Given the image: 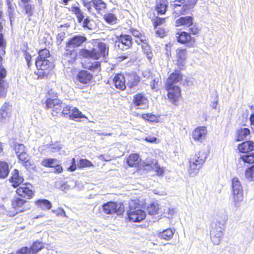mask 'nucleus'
Instances as JSON below:
<instances>
[{
    "mask_svg": "<svg viewBox=\"0 0 254 254\" xmlns=\"http://www.w3.org/2000/svg\"><path fill=\"white\" fill-rule=\"evenodd\" d=\"M156 33L159 37L163 38L167 35V31L164 28H158L156 31Z\"/></svg>",
    "mask_w": 254,
    "mask_h": 254,
    "instance_id": "bf43d9fd",
    "label": "nucleus"
},
{
    "mask_svg": "<svg viewBox=\"0 0 254 254\" xmlns=\"http://www.w3.org/2000/svg\"><path fill=\"white\" fill-rule=\"evenodd\" d=\"M35 65L38 70L36 74L41 79L47 77L54 67L49 60H36Z\"/></svg>",
    "mask_w": 254,
    "mask_h": 254,
    "instance_id": "1a4fd4ad",
    "label": "nucleus"
},
{
    "mask_svg": "<svg viewBox=\"0 0 254 254\" xmlns=\"http://www.w3.org/2000/svg\"><path fill=\"white\" fill-rule=\"evenodd\" d=\"M76 168L75 159L74 158H73L71 159V165L67 168V170L69 172H73L76 170Z\"/></svg>",
    "mask_w": 254,
    "mask_h": 254,
    "instance_id": "0e129e2a",
    "label": "nucleus"
},
{
    "mask_svg": "<svg viewBox=\"0 0 254 254\" xmlns=\"http://www.w3.org/2000/svg\"><path fill=\"white\" fill-rule=\"evenodd\" d=\"M141 159L139 155L137 153L130 154L127 158V164L130 167L132 168H137L140 163Z\"/></svg>",
    "mask_w": 254,
    "mask_h": 254,
    "instance_id": "a878e982",
    "label": "nucleus"
},
{
    "mask_svg": "<svg viewBox=\"0 0 254 254\" xmlns=\"http://www.w3.org/2000/svg\"><path fill=\"white\" fill-rule=\"evenodd\" d=\"M206 158V157L204 152L198 151L193 156H191L190 159L191 160L193 161L195 164L199 163L200 165L203 166Z\"/></svg>",
    "mask_w": 254,
    "mask_h": 254,
    "instance_id": "2f4dec72",
    "label": "nucleus"
},
{
    "mask_svg": "<svg viewBox=\"0 0 254 254\" xmlns=\"http://www.w3.org/2000/svg\"><path fill=\"white\" fill-rule=\"evenodd\" d=\"M126 81L128 87L132 89L136 86L140 81V76L134 72L125 73Z\"/></svg>",
    "mask_w": 254,
    "mask_h": 254,
    "instance_id": "f3484780",
    "label": "nucleus"
},
{
    "mask_svg": "<svg viewBox=\"0 0 254 254\" xmlns=\"http://www.w3.org/2000/svg\"><path fill=\"white\" fill-rule=\"evenodd\" d=\"M167 19V17H160L158 16L155 17L151 20L153 28L155 29H157L158 26L164 24L166 23Z\"/></svg>",
    "mask_w": 254,
    "mask_h": 254,
    "instance_id": "a19ab883",
    "label": "nucleus"
},
{
    "mask_svg": "<svg viewBox=\"0 0 254 254\" xmlns=\"http://www.w3.org/2000/svg\"><path fill=\"white\" fill-rule=\"evenodd\" d=\"M76 79L83 84H90L93 79V75L85 70H80L76 75Z\"/></svg>",
    "mask_w": 254,
    "mask_h": 254,
    "instance_id": "6ab92c4d",
    "label": "nucleus"
},
{
    "mask_svg": "<svg viewBox=\"0 0 254 254\" xmlns=\"http://www.w3.org/2000/svg\"><path fill=\"white\" fill-rule=\"evenodd\" d=\"M141 118L151 123H159L160 116L153 114L152 113H146L142 114L140 116Z\"/></svg>",
    "mask_w": 254,
    "mask_h": 254,
    "instance_id": "473e14b6",
    "label": "nucleus"
},
{
    "mask_svg": "<svg viewBox=\"0 0 254 254\" xmlns=\"http://www.w3.org/2000/svg\"><path fill=\"white\" fill-rule=\"evenodd\" d=\"M35 206L42 210H48L52 208L51 202L46 199H39L34 202Z\"/></svg>",
    "mask_w": 254,
    "mask_h": 254,
    "instance_id": "c756f323",
    "label": "nucleus"
},
{
    "mask_svg": "<svg viewBox=\"0 0 254 254\" xmlns=\"http://www.w3.org/2000/svg\"><path fill=\"white\" fill-rule=\"evenodd\" d=\"M46 100L49 98L51 99H58L59 93L55 91L54 89H50L46 94Z\"/></svg>",
    "mask_w": 254,
    "mask_h": 254,
    "instance_id": "5fc2aeb1",
    "label": "nucleus"
},
{
    "mask_svg": "<svg viewBox=\"0 0 254 254\" xmlns=\"http://www.w3.org/2000/svg\"><path fill=\"white\" fill-rule=\"evenodd\" d=\"M129 31V32L135 38L140 37L143 34L138 30L132 27H131Z\"/></svg>",
    "mask_w": 254,
    "mask_h": 254,
    "instance_id": "052dcab7",
    "label": "nucleus"
},
{
    "mask_svg": "<svg viewBox=\"0 0 254 254\" xmlns=\"http://www.w3.org/2000/svg\"><path fill=\"white\" fill-rule=\"evenodd\" d=\"M9 166L7 162L0 160V178H5L9 174Z\"/></svg>",
    "mask_w": 254,
    "mask_h": 254,
    "instance_id": "c9c22d12",
    "label": "nucleus"
},
{
    "mask_svg": "<svg viewBox=\"0 0 254 254\" xmlns=\"http://www.w3.org/2000/svg\"><path fill=\"white\" fill-rule=\"evenodd\" d=\"M86 68L91 71H100L101 70V63L98 61H95L93 62H89Z\"/></svg>",
    "mask_w": 254,
    "mask_h": 254,
    "instance_id": "58836bf2",
    "label": "nucleus"
},
{
    "mask_svg": "<svg viewBox=\"0 0 254 254\" xmlns=\"http://www.w3.org/2000/svg\"><path fill=\"white\" fill-rule=\"evenodd\" d=\"M227 220V216H225L221 222L218 221L212 227L210 231V238L211 241L214 245H218L220 244L223 236V230L224 226Z\"/></svg>",
    "mask_w": 254,
    "mask_h": 254,
    "instance_id": "6e6552de",
    "label": "nucleus"
},
{
    "mask_svg": "<svg viewBox=\"0 0 254 254\" xmlns=\"http://www.w3.org/2000/svg\"><path fill=\"white\" fill-rule=\"evenodd\" d=\"M17 196L26 199H31L35 195V191L33 190L32 184L25 183L17 188L15 190Z\"/></svg>",
    "mask_w": 254,
    "mask_h": 254,
    "instance_id": "ddd939ff",
    "label": "nucleus"
},
{
    "mask_svg": "<svg viewBox=\"0 0 254 254\" xmlns=\"http://www.w3.org/2000/svg\"><path fill=\"white\" fill-rule=\"evenodd\" d=\"M232 197L235 206L243 200V189L241 183L237 177L232 180Z\"/></svg>",
    "mask_w": 254,
    "mask_h": 254,
    "instance_id": "9b49d317",
    "label": "nucleus"
},
{
    "mask_svg": "<svg viewBox=\"0 0 254 254\" xmlns=\"http://www.w3.org/2000/svg\"><path fill=\"white\" fill-rule=\"evenodd\" d=\"M131 54V53L130 52H128L126 53V54L122 55L121 56H119L116 58V59L117 61L118 62H122L124 60H125L128 58L129 57H130Z\"/></svg>",
    "mask_w": 254,
    "mask_h": 254,
    "instance_id": "e2e57ef3",
    "label": "nucleus"
},
{
    "mask_svg": "<svg viewBox=\"0 0 254 254\" xmlns=\"http://www.w3.org/2000/svg\"><path fill=\"white\" fill-rule=\"evenodd\" d=\"M57 160L56 158H45L41 162V165L46 168H53Z\"/></svg>",
    "mask_w": 254,
    "mask_h": 254,
    "instance_id": "a18cd8bd",
    "label": "nucleus"
},
{
    "mask_svg": "<svg viewBox=\"0 0 254 254\" xmlns=\"http://www.w3.org/2000/svg\"><path fill=\"white\" fill-rule=\"evenodd\" d=\"M132 105L137 109H146L148 108V100L143 93H138L132 97Z\"/></svg>",
    "mask_w": 254,
    "mask_h": 254,
    "instance_id": "2eb2a0df",
    "label": "nucleus"
},
{
    "mask_svg": "<svg viewBox=\"0 0 254 254\" xmlns=\"http://www.w3.org/2000/svg\"><path fill=\"white\" fill-rule=\"evenodd\" d=\"M175 230L172 228H167L158 233V237L165 240H171L175 233Z\"/></svg>",
    "mask_w": 254,
    "mask_h": 254,
    "instance_id": "72a5a7b5",
    "label": "nucleus"
},
{
    "mask_svg": "<svg viewBox=\"0 0 254 254\" xmlns=\"http://www.w3.org/2000/svg\"><path fill=\"white\" fill-rule=\"evenodd\" d=\"M188 57V51L186 48L180 47L176 49L175 55L176 65L179 69L175 70H182L185 69V63Z\"/></svg>",
    "mask_w": 254,
    "mask_h": 254,
    "instance_id": "4468645a",
    "label": "nucleus"
},
{
    "mask_svg": "<svg viewBox=\"0 0 254 254\" xmlns=\"http://www.w3.org/2000/svg\"><path fill=\"white\" fill-rule=\"evenodd\" d=\"M102 210L106 214H116L122 215L125 212V207L123 203L114 201H108L102 206Z\"/></svg>",
    "mask_w": 254,
    "mask_h": 254,
    "instance_id": "f8f14e48",
    "label": "nucleus"
},
{
    "mask_svg": "<svg viewBox=\"0 0 254 254\" xmlns=\"http://www.w3.org/2000/svg\"><path fill=\"white\" fill-rule=\"evenodd\" d=\"M135 42L141 46L143 53L149 59L152 58V53L150 46L148 44V40L143 34L140 37L136 38Z\"/></svg>",
    "mask_w": 254,
    "mask_h": 254,
    "instance_id": "dca6fc26",
    "label": "nucleus"
},
{
    "mask_svg": "<svg viewBox=\"0 0 254 254\" xmlns=\"http://www.w3.org/2000/svg\"><path fill=\"white\" fill-rule=\"evenodd\" d=\"M86 41L87 38L81 35H75L69 38L65 43V55L66 56L72 60L76 59V51L70 48L80 47Z\"/></svg>",
    "mask_w": 254,
    "mask_h": 254,
    "instance_id": "423d86ee",
    "label": "nucleus"
},
{
    "mask_svg": "<svg viewBox=\"0 0 254 254\" xmlns=\"http://www.w3.org/2000/svg\"><path fill=\"white\" fill-rule=\"evenodd\" d=\"M127 219L131 222H140L146 218V212L140 209V204L136 200H132L129 203L127 212Z\"/></svg>",
    "mask_w": 254,
    "mask_h": 254,
    "instance_id": "39448f33",
    "label": "nucleus"
},
{
    "mask_svg": "<svg viewBox=\"0 0 254 254\" xmlns=\"http://www.w3.org/2000/svg\"><path fill=\"white\" fill-rule=\"evenodd\" d=\"M65 118H68L71 120H75L78 118H85V116L76 107H72L67 105V108L64 111Z\"/></svg>",
    "mask_w": 254,
    "mask_h": 254,
    "instance_id": "a211bd4d",
    "label": "nucleus"
},
{
    "mask_svg": "<svg viewBox=\"0 0 254 254\" xmlns=\"http://www.w3.org/2000/svg\"><path fill=\"white\" fill-rule=\"evenodd\" d=\"M9 181L13 188H17L23 184L24 179L20 175L18 170L15 169L13 171Z\"/></svg>",
    "mask_w": 254,
    "mask_h": 254,
    "instance_id": "412c9836",
    "label": "nucleus"
},
{
    "mask_svg": "<svg viewBox=\"0 0 254 254\" xmlns=\"http://www.w3.org/2000/svg\"><path fill=\"white\" fill-rule=\"evenodd\" d=\"M165 168L161 167L157 161V164L155 165L153 171L156 173V175L157 176H163L165 173Z\"/></svg>",
    "mask_w": 254,
    "mask_h": 254,
    "instance_id": "864d4df0",
    "label": "nucleus"
},
{
    "mask_svg": "<svg viewBox=\"0 0 254 254\" xmlns=\"http://www.w3.org/2000/svg\"><path fill=\"white\" fill-rule=\"evenodd\" d=\"M169 7L168 0H156L154 6V10L159 15L166 14Z\"/></svg>",
    "mask_w": 254,
    "mask_h": 254,
    "instance_id": "5701e85b",
    "label": "nucleus"
},
{
    "mask_svg": "<svg viewBox=\"0 0 254 254\" xmlns=\"http://www.w3.org/2000/svg\"><path fill=\"white\" fill-rule=\"evenodd\" d=\"M64 105L63 101L59 99L50 98L45 101V108L52 109L51 114L53 117H65L64 111L67 108V105Z\"/></svg>",
    "mask_w": 254,
    "mask_h": 254,
    "instance_id": "0eeeda50",
    "label": "nucleus"
},
{
    "mask_svg": "<svg viewBox=\"0 0 254 254\" xmlns=\"http://www.w3.org/2000/svg\"><path fill=\"white\" fill-rule=\"evenodd\" d=\"M44 247V244L43 243L36 241L32 244L29 249L32 254H36L39 251L43 249Z\"/></svg>",
    "mask_w": 254,
    "mask_h": 254,
    "instance_id": "ea45409f",
    "label": "nucleus"
},
{
    "mask_svg": "<svg viewBox=\"0 0 254 254\" xmlns=\"http://www.w3.org/2000/svg\"><path fill=\"white\" fill-rule=\"evenodd\" d=\"M157 164V160L153 159L149 162H145L142 165V168L147 171H150L153 169L155 165Z\"/></svg>",
    "mask_w": 254,
    "mask_h": 254,
    "instance_id": "603ef678",
    "label": "nucleus"
},
{
    "mask_svg": "<svg viewBox=\"0 0 254 254\" xmlns=\"http://www.w3.org/2000/svg\"><path fill=\"white\" fill-rule=\"evenodd\" d=\"M198 0H175L172 4V14L175 17L187 14L196 5Z\"/></svg>",
    "mask_w": 254,
    "mask_h": 254,
    "instance_id": "20e7f679",
    "label": "nucleus"
},
{
    "mask_svg": "<svg viewBox=\"0 0 254 254\" xmlns=\"http://www.w3.org/2000/svg\"><path fill=\"white\" fill-rule=\"evenodd\" d=\"M175 26L189 28V32L182 31L176 33L177 41L188 47H195L196 41L193 36L199 35L200 28L196 23H194L193 17L191 16L180 17L176 20Z\"/></svg>",
    "mask_w": 254,
    "mask_h": 254,
    "instance_id": "f257e3e1",
    "label": "nucleus"
},
{
    "mask_svg": "<svg viewBox=\"0 0 254 254\" xmlns=\"http://www.w3.org/2000/svg\"><path fill=\"white\" fill-rule=\"evenodd\" d=\"M240 159L248 164L254 163V153H249L240 156Z\"/></svg>",
    "mask_w": 254,
    "mask_h": 254,
    "instance_id": "37998d69",
    "label": "nucleus"
},
{
    "mask_svg": "<svg viewBox=\"0 0 254 254\" xmlns=\"http://www.w3.org/2000/svg\"><path fill=\"white\" fill-rule=\"evenodd\" d=\"M118 41L126 49H129L132 45V40L130 35L127 34H121L118 38Z\"/></svg>",
    "mask_w": 254,
    "mask_h": 254,
    "instance_id": "cd10ccee",
    "label": "nucleus"
},
{
    "mask_svg": "<svg viewBox=\"0 0 254 254\" xmlns=\"http://www.w3.org/2000/svg\"><path fill=\"white\" fill-rule=\"evenodd\" d=\"M251 134L249 128L246 127H240L236 131V141L239 142L247 139L248 136Z\"/></svg>",
    "mask_w": 254,
    "mask_h": 254,
    "instance_id": "bb28decb",
    "label": "nucleus"
},
{
    "mask_svg": "<svg viewBox=\"0 0 254 254\" xmlns=\"http://www.w3.org/2000/svg\"><path fill=\"white\" fill-rule=\"evenodd\" d=\"M202 166L199 164H195L193 161L189 159L188 173L190 175L195 176L197 175Z\"/></svg>",
    "mask_w": 254,
    "mask_h": 254,
    "instance_id": "7c9ffc66",
    "label": "nucleus"
},
{
    "mask_svg": "<svg viewBox=\"0 0 254 254\" xmlns=\"http://www.w3.org/2000/svg\"><path fill=\"white\" fill-rule=\"evenodd\" d=\"M7 70L2 64H0V80H5L4 79L7 76Z\"/></svg>",
    "mask_w": 254,
    "mask_h": 254,
    "instance_id": "4d7b16f0",
    "label": "nucleus"
},
{
    "mask_svg": "<svg viewBox=\"0 0 254 254\" xmlns=\"http://www.w3.org/2000/svg\"><path fill=\"white\" fill-rule=\"evenodd\" d=\"M237 148L241 153H249L254 150V142L252 140L244 141L238 145Z\"/></svg>",
    "mask_w": 254,
    "mask_h": 254,
    "instance_id": "393cba45",
    "label": "nucleus"
},
{
    "mask_svg": "<svg viewBox=\"0 0 254 254\" xmlns=\"http://www.w3.org/2000/svg\"><path fill=\"white\" fill-rule=\"evenodd\" d=\"M19 162L26 168H30L33 165V163L30 159V157L27 152H24L17 156Z\"/></svg>",
    "mask_w": 254,
    "mask_h": 254,
    "instance_id": "c85d7f7f",
    "label": "nucleus"
},
{
    "mask_svg": "<svg viewBox=\"0 0 254 254\" xmlns=\"http://www.w3.org/2000/svg\"><path fill=\"white\" fill-rule=\"evenodd\" d=\"M14 150L17 156L20 154L26 152V147L24 144L21 143H15L14 145Z\"/></svg>",
    "mask_w": 254,
    "mask_h": 254,
    "instance_id": "3c124183",
    "label": "nucleus"
},
{
    "mask_svg": "<svg viewBox=\"0 0 254 254\" xmlns=\"http://www.w3.org/2000/svg\"><path fill=\"white\" fill-rule=\"evenodd\" d=\"M92 167H94L93 163L87 159H80L77 164V167L79 169Z\"/></svg>",
    "mask_w": 254,
    "mask_h": 254,
    "instance_id": "49530a36",
    "label": "nucleus"
},
{
    "mask_svg": "<svg viewBox=\"0 0 254 254\" xmlns=\"http://www.w3.org/2000/svg\"><path fill=\"white\" fill-rule=\"evenodd\" d=\"M246 178L250 182L254 181V165L248 167L245 172Z\"/></svg>",
    "mask_w": 254,
    "mask_h": 254,
    "instance_id": "c03bdc74",
    "label": "nucleus"
},
{
    "mask_svg": "<svg viewBox=\"0 0 254 254\" xmlns=\"http://www.w3.org/2000/svg\"><path fill=\"white\" fill-rule=\"evenodd\" d=\"M27 200L18 196L14 197L11 200V209L9 211L10 216L24 212L27 209Z\"/></svg>",
    "mask_w": 254,
    "mask_h": 254,
    "instance_id": "9d476101",
    "label": "nucleus"
},
{
    "mask_svg": "<svg viewBox=\"0 0 254 254\" xmlns=\"http://www.w3.org/2000/svg\"><path fill=\"white\" fill-rule=\"evenodd\" d=\"M184 75L180 70H174L169 74L164 85V89L167 92V97L169 102L173 105H178L182 99L181 88L176 85L183 80Z\"/></svg>",
    "mask_w": 254,
    "mask_h": 254,
    "instance_id": "f03ea898",
    "label": "nucleus"
},
{
    "mask_svg": "<svg viewBox=\"0 0 254 254\" xmlns=\"http://www.w3.org/2000/svg\"><path fill=\"white\" fill-rule=\"evenodd\" d=\"M24 58L27 62V65L28 66V67H30L31 64V61L32 59V57L31 55L27 51H24Z\"/></svg>",
    "mask_w": 254,
    "mask_h": 254,
    "instance_id": "13d9d810",
    "label": "nucleus"
},
{
    "mask_svg": "<svg viewBox=\"0 0 254 254\" xmlns=\"http://www.w3.org/2000/svg\"><path fill=\"white\" fill-rule=\"evenodd\" d=\"M146 210L148 214L155 215L158 213L159 210V205L157 204L152 203L147 206Z\"/></svg>",
    "mask_w": 254,
    "mask_h": 254,
    "instance_id": "de8ad7c7",
    "label": "nucleus"
},
{
    "mask_svg": "<svg viewBox=\"0 0 254 254\" xmlns=\"http://www.w3.org/2000/svg\"><path fill=\"white\" fill-rule=\"evenodd\" d=\"M98 50L93 48L90 50L85 48L81 49L79 50V56L83 58L91 59L98 60L101 58H105L108 55L109 47L104 42L98 43Z\"/></svg>",
    "mask_w": 254,
    "mask_h": 254,
    "instance_id": "7ed1b4c3",
    "label": "nucleus"
},
{
    "mask_svg": "<svg viewBox=\"0 0 254 254\" xmlns=\"http://www.w3.org/2000/svg\"><path fill=\"white\" fill-rule=\"evenodd\" d=\"M104 19L106 22L110 24H115L117 22L116 16L112 13H108L104 15Z\"/></svg>",
    "mask_w": 254,
    "mask_h": 254,
    "instance_id": "09e8293b",
    "label": "nucleus"
},
{
    "mask_svg": "<svg viewBox=\"0 0 254 254\" xmlns=\"http://www.w3.org/2000/svg\"><path fill=\"white\" fill-rule=\"evenodd\" d=\"M22 3L24 4L23 6V9L25 12V13L28 16H31L33 15L34 7L32 4L29 3L30 0H28L26 2H23L22 0H20Z\"/></svg>",
    "mask_w": 254,
    "mask_h": 254,
    "instance_id": "79ce46f5",
    "label": "nucleus"
},
{
    "mask_svg": "<svg viewBox=\"0 0 254 254\" xmlns=\"http://www.w3.org/2000/svg\"><path fill=\"white\" fill-rule=\"evenodd\" d=\"M38 56L36 60H48L47 59L50 57L49 50L47 48L40 50L38 52Z\"/></svg>",
    "mask_w": 254,
    "mask_h": 254,
    "instance_id": "8fccbe9b",
    "label": "nucleus"
},
{
    "mask_svg": "<svg viewBox=\"0 0 254 254\" xmlns=\"http://www.w3.org/2000/svg\"><path fill=\"white\" fill-rule=\"evenodd\" d=\"M144 140L149 143H155L157 141V138L155 137L148 136L145 137Z\"/></svg>",
    "mask_w": 254,
    "mask_h": 254,
    "instance_id": "774afa93",
    "label": "nucleus"
},
{
    "mask_svg": "<svg viewBox=\"0 0 254 254\" xmlns=\"http://www.w3.org/2000/svg\"><path fill=\"white\" fill-rule=\"evenodd\" d=\"M91 2L98 13L106 8V4L102 0H91Z\"/></svg>",
    "mask_w": 254,
    "mask_h": 254,
    "instance_id": "e433bc0d",
    "label": "nucleus"
},
{
    "mask_svg": "<svg viewBox=\"0 0 254 254\" xmlns=\"http://www.w3.org/2000/svg\"><path fill=\"white\" fill-rule=\"evenodd\" d=\"M53 168H55L54 173L56 174H60L63 171V168L60 164L56 163Z\"/></svg>",
    "mask_w": 254,
    "mask_h": 254,
    "instance_id": "338daca9",
    "label": "nucleus"
},
{
    "mask_svg": "<svg viewBox=\"0 0 254 254\" xmlns=\"http://www.w3.org/2000/svg\"><path fill=\"white\" fill-rule=\"evenodd\" d=\"M9 115L8 112L4 109L0 110V121L5 120L7 117H9Z\"/></svg>",
    "mask_w": 254,
    "mask_h": 254,
    "instance_id": "69168bd1",
    "label": "nucleus"
},
{
    "mask_svg": "<svg viewBox=\"0 0 254 254\" xmlns=\"http://www.w3.org/2000/svg\"><path fill=\"white\" fill-rule=\"evenodd\" d=\"M70 10L74 14L77 19L78 23H81L84 18L83 13L78 6L72 5L71 6Z\"/></svg>",
    "mask_w": 254,
    "mask_h": 254,
    "instance_id": "f704fd0d",
    "label": "nucleus"
},
{
    "mask_svg": "<svg viewBox=\"0 0 254 254\" xmlns=\"http://www.w3.org/2000/svg\"><path fill=\"white\" fill-rule=\"evenodd\" d=\"M82 22V27L85 29H88L89 30H91L92 28L91 27V25L90 24L91 19H90L89 16H86L85 18H83Z\"/></svg>",
    "mask_w": 254,
    "mask_h": 254,
    "instance_id": "6e6d98bb",
    "label": "nucleus"
},
{
    "mask_svg": "<svg viewBox=\"0 0 254 254\" xmlns=\"http://www.w3.org/2000/svg\"><path fill=\"white\" fill-rule=\"evenodd\" d=\"M207 134L206 127L200 126L196 127L192 132V137L194 141H202Z\"/></svg>",
    "mask_w": 254,
    "mask_h": 254,
    "instance_id": "4be33fe9",
    "label": "nucleus"
},
{
    "mask_svg": "<svg viewBox=\"0 0 254 254\" xmlns=\"http://www.w3.org/2000/svg\"><path fill=\"white\" fill-rule=\"evenodd\" d=\"M9 83L5 80H0V98H5L7 92Z\"/></svg>",
    "mask_w": 254,
    "mask_h": 254,
    "instance_id": "4c0bfd02",
    "label": "nucleus"
},
{
    "mask_svg": "<svg viewBox=\"0 0 254 254\" xmlns=\"http://www.w3.org/2000/svg\"><path fill=\"white\" fill-rule=\"evenodd\" d=\"M2 3L0 0V8L1 7ZM4 13L2 11L0 10V48H1V52L2 54H5L4 49L6 47L7 42L4 38V35L2 33L3 29V26L1 22V20L3 19Z\"/></svg>",
    "mask_w": 254,
    "mask_h": 254,
    "instance_id": "b1692460",
    "label": "nucleus"
},
{
    "mask_svg": "<svg viewBox=\"0 0 254 254\" xmlns=\"http://www.w3.org/2000/svg\"><path fill=\"white\" fill-rule=\"evenodd\" d=\"M125 74L119 73L115 74L113 79V83L117 89L122 91L125 90L127 88Z\"/></svg>",
    "mask_w": 254,
    "mask_h": 254,
    "instance_id": "aec40b11",
    "label": "nucleus"
},
{
    "mask_svg": "<svg viewBox=\"0 0 254 254\" xmlns=\"http://www.w3.org/2000/svg\"><path fill=\"white\" fill-rule=\"evenodd\" d=\"M30 252L29 248L27 247H23L18 250L16 252V254H29Z\"/></svg>",
    "mask_w": 254,
    "mask_h": 254,
    "instance_id": "680f3d73",
    "label": "nucleus"
}]
</instances>
